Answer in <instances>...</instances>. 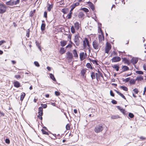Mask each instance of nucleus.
Here are the masks:
<instances>
[{"label":"nucleus","mask_w":146,"mask_h":146,"mask_svg":"<svg viewBox=\"0 0 146 146\" xmlns=\"http://www.w3.org/2000/svg\"><path fill=\"white\" fill-rule=\"evenodd\" d=\"M104 128V125L103 124H100L95 127L94 131L96 133H98L102 131Z\"/></svg>","instance_id":"nucleus-1"},{"label":"nucleus","mask_w":146,"mask_h":146,"mask_svg":"<svg viewBox=\"0 0 146 146\" xmlns=\"http://www.w3.org/2000/svg\"><path fill=\"white\" fill-rule=\"evenodd\" d=\"M20 0H17L15 1L13 0H11L6 2V4L8 5L13 6L19 4Z\"/></svg>","instance_id":"nucleus-2"},{"label":"nucleus","mask_w":146,"mask_h":146,"mask_svg":"<svg viewBox=\"0 0 146 146\" xmlns=\"http://www.w3.org/2000/svg\"><path fill=\"white\" fill-rule=\"evenodd\" d=\"M6 7L3 3H0V13H3L6 11Z\"/></svg>","instance_id":"nucleus-3"},{"label":"nucleus","mask_w":146,"mask_h":146,"mask_svg":"<svg viewBox=\"0 0 146 146\" xmlns=\"http://www.w3.org/2000/svg\"><path fill=\"white\" fill-rule=\"evenodd\" d=\"M79 36L78 34L75 36L74 39V41L76 45L77 46H78L80 44V40L79 38Z\"/></svg>","instance_id":"nucleus-4"},{"label":"nucleus","mask_w":146,"mask_h":146,"mask_svg":"<svg viewBox=\"0 0 146 146\" xmlns=\"http://www.w3.org/2000/svg\"><path fill=\"white\" fill-rule=\"evenodd\" d=\"M111 45L108 42L106 43V45L105 47V52L106 53H108L110 50L111 48Z\"/></svg>","instance_id":"nucleus-5"},{"label":"nucleus","mask_w":146,"mask_h":146,"mask_svg":"<svg viewBox=\"0 0 146 146\" xmlns=\"http://www.w3.org/2000/svg\"><path fill=\"white\" fill-rule=\"evenodd\" d=\"M92 45L93 48L95 49H98V51H99L100 49L99 47V44L96 40H94L92 42Z\"/></svg>","instance_id":"nucleus-6"},{"label":"nucleus","mask_w":146,"mask_h":146,"mask_svg":"<svg viewBox=\"0 0 146 146\" xmlns=\"http://www.w3.org/2000/svg\"><path fill=\"white\" fill-rule=\"evenodd\" d=\"M121 60L120 57L117 56H114L111 59L112 62H116L120 61Z\"/></svg>","instance_id":"nucleus-7"},{"label":"nucleus","mask_w":146,"mask_h":146,"mask_svg":"<svg viewBox=\"0 0 146 146\" xmlns=\"http://www.w3.org/2000/svg\"><path fill=\"white\" fill-rule=\"evenodd\" d=\"M67 56V58L68 60H72L73 58V56L72 54L70 52H68L66 53Z\"/></svg>","instance_id":"nucleus-8"},{"label":"nucleus","mask_w":146,"mask_h":146,"mask_svg":"<svg viewBox=\"0 0 146 146\" xmlns=\"http://www.w3.org/2000/svg\"><path fill=\"white\" fill-rule=\"evenodd\" d=\"M122 70L121 73L125 72L129 70V68L126 66H122Z\"/></svg>","instance_id":"nucleus-9"},{"label":"nucleus","mask_w":146,"mask_h":146,"mask_svg":"<svg viewBox=\"0 0 146 146\" xmlns=\"http://www.w3.org/2000/svg\"><path fill=\"white\" fill-rule=\"evenodd\" d=\"M138 61V59L137 58L133 57L131 60V62L133 64H136Z\"/></svg>","instance_id":"nucleus-10"},{"label":"nucleus","mask_w":146,"mask_h":146,"mask_svg":"<svg viewBox=\"0 0 146 146\" xmlns=\"http://www.w3.org/2000/svg\"><path fill=\"white\" fill-rule=\"evenodd\" d=\"M122 61L124 62V63L128 65H129L130 64V62L129 60L127 59L126 58H122Z\"/></svg>","instance_id":"nucleus-11"},{"label":"nucleus","mask_w":146,"mask_h":146,"mask_svg":"<svg viewBox=\"0 0 146 146\" xmlns=\"http://www.w3.org/2000/svg\"><path fill=\"white\" fill-rule=\"evenodd\" d=\"M73 10L72 9H71L70 11V12L68 14L67 17L68 18V19H70L72 17V11Z\"/></svg>","instance_id":"nucleus-12"},{"label":"nucleus","mask_w":146,"mask_h":146,"mask_svg":"<svg viewBox=\"0 0 146 146\" xmlns=\"http://www.w3.org/2000/svg\"><path fill=\"white\" fill-rule=\"evenodd\" d=\"M14 86L16 88H18L20 86V83L17 81H15L14 82Z\"/></svg>","instance_id":"nucleus-13"},{"label":"nucleus","mask_w":146,"mask_h":146,"mask_svg":"<svg viewBox=\"0 0 146 146\" xmlns=\"http://www.w3.org/2000/svg\"><path fill=\"white\" fill-rule=\"evenodd\" d=\"M61 11L64 14H66L69 11V9L68 8L63 9Z\"/></svg>","instance_id":"nucleus-14"},{"label":"nucleus","mask_w":146,"mask_h":146,"mask_svg":"<svg viewBox=\"0 0 146 146\" xmlns=\"http://www.w3.org/2000/svg\"><path fill=\"white\" fill-rule=\"evenodd\" d=\"M43 108L42 107H40L38 108V114H40L41 115H43Z\"/></svg>","instance_id":"nucleus-15"},{"label":"nucleus","mask_w":146,"mask_h":146,"mask_svg":"<svg viewBox=\"0 0 146 146\" xmlns=\"http://www.w3.org/2000/svg\"><path fill=\"white\" fill-rule=\"evenodd\" d=\"M76 30H78L80 28V25L79 23L78 22H76L74 24Z\"/></svg>","instance_id":"nucleus-16"},{"label":"nucleus","mask_w":146,"mask_h":146,"mask_svg":"<svg viewBox=\"0 0 146 146\" xmlns=\"http://www.w3.org/2000/svg\"><path fill=\"white\" fill-rule=\"evenodd\" d=\"M67 41L65 40L61 41L60 42L61 46L62 47L65 46L67 44Z\"/></svg>","instance_id":"nucleus-17"},{"label":"nucleus","mask_w":146,"mask_h":146,"mask_svg":"<svg viewBox=\"0 0 146 146\" xmlns=\"http://www.w3.org/2000/svg\"><path fill=\"white\" fill-rule=\"evenodd\" d=\"M79 3L78 2L76 3H75L73 4L72 5L70 6V7H72V9H74V8L77 6L79 5Z\"/></svg>","instance_id":"nucleus-18"},{"label":"nucleus","mask_w":146,"mask_h":146,"mask_svg":"<svg viewBox=\"0 0 146 146\" xmlns=\"http://www.w3.org/2000/svg\"><path fill=\"white\" fill-rule=\"evenodd\" d=\"M84 52H82L80 53V60L81 61H82L84 60L85 58H84Z\"/></svg>","instance_id":"nucleus-19"},{"label":"nucleus","mask_w":146,"mask_h":146,"mask_svg":"<svg viewBox=\"0 0 146 146\" xmlns=\"http://www.w3.org/2000/svg\"><path fill=\"white\" fill-rule=\"evenodd\" d=\"M112 67L113 68L115 69L117 71H118L119 70V65L115 64L113 66H112Z\"/></svg>","instance_id":"nucleus-20"},{"label":"nucleus","mask_w":146,"mask_h":146,"mask_svg":"<svg viewBox=\"0 0 146 146\" xmlns=\"http://www.w3.org/2000/svg\"><path fill=\"white\" fill-rule=\"evenodd\" d=\"M91 77L92 80L95 79L96 78V75L95 72H91Z\"/></svg>","instance_id":"nucleus-21"},{"label":"nucleus","mask_w":146,"mask_h":146,"mask_svg":"<svg viewBox=\"0 0 146 146\" xmlns=\"http://www.w3.org/2000/svg\"><path fill=\"white\" fill-rule=\"evenodd\" d=\"M46 24H42L41 26V29L42 31H43L45 29Z\"/></svg>","instance_id":"nucleus-22"},{"label":"nucleus","mask_w":146,"mask_h":146,"mask_svg":"<svg viewBox=\"0 0 146 146\" xmlns=\"http://www.w3.org/2000/svg\"><path fill=\"white\" fill-rule=\"evenodd\" d=\"M73 53L74 57L77 58L78 57V55L77 54V51L76 50L74 49L73 50Z\"/></svg>","instance_id":"nucleus-23"},{"label":"nucleus","mask_w":146,"mask_h":146,"mask_svg":"<svg viewBox=\"0 0 146 146\" xmlns=\"http://www.w3.org/2000/svg\"><path fill=\"white\" fill-rule=\"evenodd\" d=\"M86 69H82L81 71V73L82 75L83 76H84L86 72Z\"/></svg>","instance_id":"nucleus-24"},{"label":"nucleus","mask_w":146,"mask_h":146,"mask_svg":"<svg viewBox=\"0 0 146 146\" xmlns=\"http://www.w3.org/2000/svg\"><path fill=\"white\" fill-rule=\"evenodd\" d=\"M50 78L53 81H56V79H55L53 74L51 73L50 74Z\"/></svg>","instance_id":"nucleus-25"},{"label":"nucleus","mask_w":146,"mask_h":146,"mask_svg":"<svg viewBox=\"0 0 146 146\" xmlns=\"http://www.w3.org/2000/svg\"><path fill=\"white\" fill-rule=\"evenodd\" d=\"M119 88L125 91H127L128 90V88L124 86H120Z\"/></svg>","instance_id":"nucleus-26"},{"label":"nucleus","mask_w":146,"mask_h":146,"mask_svg":"<svg viewBox=\"0 0 146 146\" xmlns=\"http://www.w3.org/2000/svg\"><path fill=\"white\" fill-rule=\"evenodd\" d=\"M66 52V50L64 49V48L62 47L60 48V53L61 54H63Z\"/></svg>","instance_id":"nucleus-27"},{"label":"nucleus","mask_w":146,"mask_h":146,"mask_svg":"<svg viewBox=\"0 0 146 146\" xmlns=\"http://www.w3.org/2000/svg\"><path fill=\"white\" fill-rule=\"evenodd\" d=\"M143 78L142 76H140L139 77H137L136 79V80H137L138 81H141V80H143Z\"/></svg>","instance_id":"nucleus-28"},{"label":"nucleus","mask_w":146,"mask_h":146,"mask_svg":"<svg viewBox=\"0 0 146 146\" xmlns=\"http://www.w3.org/2000/svg\"><path fill=\"white\" fill-rule=\"evenodd\" d=\"M117 108L119 110H120L121 111V112L123 113V114L125 113V110L123 108H122L120 106H117Z\"/></svg>","instance_id":"nucleus-29"},{"label":"nucleus","mask_w":146,"mask_h":146,"mask_svg":"<svg viewBox=\"0 0 146 146\" xmlns=\"http://www.w3.org/2000/svg\"><path fill=\"white\" fill-rule=\"evenodd\" d=\"M84 15V14L83 13L80 12L78 15V17L80 18H82Z\"/></svg>","instance_id":"nucleus-30"},{"label":"nucleus","mask_w":146,"mask_h":146,"mask_svg":"<svg viewBox=\"0 0 146 146\" xmlns=\"http://www.w3.org/2000/svg\"><path fill=\"white\" fill-rule=\"evenodd\" d=\"M53 4H51V5L48 4V10L49 11H51V9L53 7Z\"/></svg>","instance_id":"nucleus-31"},{"label":"nucleus","mask_w":146,"mask_h":146,"mask_svg":"<svg viewBox=\"0 0 146 146\" xmlns=\"http://www.w3.org/2000/svg\"><path fill=\"white\" fill-rule=\"evenodd\" d=\"M122 81L123 82H125L126 83L128 82L130 80V78H127L125 79L122 78Z\"/></svg>","instance_id":"nucleus-32"},{"label":"nucleus","mask_w":146,"mask_h":146,"mask_svg":"<svg viewBox=\"0 0 146 146\" xmlns=\"http://www.w3.org/2000/svg\"><path fill=\"white\" fill-rule=\"evenodd\" d=\"M86 66L89 69H92L93 68L91 64L89 63H88L86 64Z\"/></svg>","instance_id":"nucleus-33"},{"label":"nucleus","mask_w":146,"mask_h":146,"mask_svg":"<svg viewBox=\"0 0 146 146\" xmlns=\"http://www.w3.org/2000/svg\"><path fill=\"white\" fill-rule=\"evenodd\" d=\"M136 80H134L133 79H131L129 81L130 84H134L135 83Z\"/></svg>","instance_id":"nucleus-34"},{"label":"nucleus","mask_w":146,"mask_h":146,"mask_svg":"<svg viewBox=\"0 0 146 146\" xmlns=\"http://www.w3.org/2000/svg\"><path fill=\"white\" fill-rule=\"evenodd\" d=\"M120 118V117H119V115H112L111 116V118L112 119H117V118Z\"/></svg>","instance_id":"nucleus-35"},{"label":"nucleus","mask_w":146,"mask_h":146,"mask_svg":"<svg viewBox=\"0 0 146 146\" xmlns=\"http://www.w3.org/2000/svg\"><path fill=\"white\" fill-rule=\"evenodd\" d=\"M25 96V93L23 92V94H22L21 96V97H20L21 100L22 101L23 100Z\"/></svg>","instance_id":"nucleus-36"},{"label":"nucleus","mask_w":146,"mask_h":146,"mask_svg":"<svg viewBox=\"0 0 146 146\" xmlns=\"http://www.w3.org/2000/svg\"><path fill=\"white\" fill-rule=\"evenodd\" d=\"M98 38H99V41L100 42L102 41V40H104V37L103 35V36H102H102L100 35H99Z\"/></svg>","instance_id":"nucleus-37"},{"label":"nucleus","mask_w":146,"mask_h":146,"mask_svg":"<svg viewBox=\"0 0 146 146\" xmlns=\"http://www.w3.org/2000/svg\"><path fill=\"white\" fill-rule=\"evenodd\" d=\"M70 30L71 32L72 33L74 34L75 33V30L73 26H71L70 28Z\"/></svg>","instance_id":"nucleus-38"},{"label":"nucleus","mask_w":146,"mask_h":146,"mask_svg":"<svg viewBox=\"0 0 146 146\" xmlns=\"http://www.w3.org/2000/svg\"><path fill=\"white\" fill-rule=\"evenodd\" d=\"M85 40H86L87 45L89 47H90V44L89 42L88 41V39L87 38H85Z\"/></svg>","instance_id":"nucleus-39"},{"label":"nucleus","mask_w":146,"mask_h":146,"mask_svg":"<svg viewBox=\"0 0 146 146\" xmlns=\"http://www.w3.org/2000/svg\"><path fill=\"white\" fill-rule=\"evenodd\" d=\"M81 9L86 13H87L89 11V10L88 9L86 8H82Z\"/></svg>","instance_id":"nucleus-40"},{"label":"nucleus","mask_w":146,"mask_h":146,"mask_svg":"<svg viewBox=\"0 0 146 146\" xmlns=\"http://www.w3.org/2000/svg\"><path fill=\"white\" fill-rule=\"evenodd\" d=\"M83 46L84 47V48H86L87 46L85 40L83 41Z\"/></svg>","instance_id":"nucleus-41"},{"label":"nucleus","mask_w":146,"mask_h":146,"mask_svg":"<svg viewBox=\"0 0 146 146\" xmlns=\"http://www.w3.org/2000/svg\"><path fill=\"white\" fill-rule=\"evenodd\" d=\"M30 30L29 29H28L27 30V33L26 36H27V38H29V32H30Z\"/></svg>","instance_id":"nucleus-42"},{"label":"nucleus","mask_w":146,"mask_h":146,"mask_svg":"<svg viewBox=\"0 0 146 146\" xmlns=\"http://www.w3.org/2000/svg\"><path fill=\"white\" fill-rule=\"evenodd\" d=\"M41 131H42L43 134H45V135H49V134L47 132L45 131L44 129H42Z\"/></svg>","instance_id":"nucleus-43"},{"label":"nucleus","mask_w":146,"mask_h":146,"mask_svg":"<svg viewBox=\"0 0 146 146\" xmlns=\"http://www.w3.org/2000/svg\"><path fill=\"white\" fill-rule=\"evenodd\" d=\"M128 116L130 117L131 118H133L134 116L133 114L131 113H129Z\"/></svg>","instance_id":"nucleus-44"},{"label":"nucleus","mask_w":146,"mask_h":146,"mask_svg":"<svg viewBox=\"0 0 146 146\" xmlns=\"http://www.w3.org/2000/svg\"><path fill=\"white\" fill-rule=\"evenodd\" d=\"M136 73L138 74H143V72L141 71H136L135 72Z\"/></svg>","instance_id":"nucleus-45"},{"label":"nucleus","mask_w":146,"mask_h":146,"mask_svg":"<svg viewBox=\"0 0 146 146\" xmlns=\"http://www.w3.org/2000/svg\"><path fill=\"white\" fill-rule=\"evenodd\" d=\"M40 105L42 107V108H46L47 107V105L46 104H41Z\"/></svg>","instance_id":"nucleus-46"},{"label":"nucleus","mask_w":146,"mask_h":146,"mask_svg":"<svg viewBox=\"0 0 146 146\" xmlns=\"http://www.w3.org/2000/svg\"><path fill=\"white\" fill-rule=\"evenodd\" d=\"M92 62L94 64H95L96 65H98V64L97 62V61L95 60H92Z\"/></svg>","instance_id":"nucleus-47"},{"label":"nucleus","mask_w":146,"mask_h":146,"mask_svg":"<svg viewBox=\"0 0 146 146\" xmlns=\"http://www.w3.org/2000/svg\"><path fill=\"white\" fill-rule=\"evenodd\" d=\"M34 64L35 65V66L37 67H39L40 66V65L38 63V62L37 61H35L34 62Z\"/></svg>","instance_id":"nucleus-48"},{"label":"nucleus","mask_w":146,"mask_h":146,"mask_svg":"<svg viewBox=\"0 0 146 146\" xmlns=\"http://www.w3.org/2000/svg\"><path fill=\"white\" fill-rule=\"evenodd\" d=\"M110 95L112 96V97H114V94L113 92V91L112 90H111L110 92Z\"/></svg>","instance_id":"nucleus-49"},{"label":"nucleus","mask_w":146,"mask_h":146,"mask_svg":"<svg viewBox=\"0 0 146 146\" xmlns=\"http://www.w3.org/2000/svg\"><path fill=\"white\" fill-rule=\"evenodd\" d=\"M5 142L6 143L8 144H9L10 143V140L9 139L7 138L5 140Z\"/></svg>","instance_id":"nucleus-50"},{"label":"nucleus","mask_w":146,"mask_h":146,"mask_svg":"<svg viewBox=\"0 0 146 146\" xmlns=\"http://www.w3.org/2000/svg\"><path fill=\"white\" fill-rule=\"evenodd\" d=\"M117 53L116 52H115V51H114L112 52L111 56L112 55L117 56Z\"/></svg>","instance_id":"nucleus-51"},{"label":"nucleus","mask_w":146,"mask_h":146,"mask_svg":"<svg viewBox=\"0 0 146 146\" xmlns=\"http://www.w3.org/2000/svg\"><path fill=\"white\" fill-rule=\"evenodd\" d=\"M133 91L136 94H137L138 92V90L137 88H135L133 89Z\"/></svg>","instance_id":"nucleus-52"},{"label":"nucleus","mask_w":146,"mask_h":146,"mask_svg":"<svg viewBox=\"0 0 146 146\" xmlns=\"http://www.w3.org/2000/svg\"><path fill=\"white\" fill-rule=\"evenodd\" d=\"M90 7L92 11H94V10L95 9V7L93 4L92 5H90Z\"/></svg>","instance_id":"nucleus-53"},{"label":"nucleus","mask_w":146,"mask_h":146,"mask_svg":"<svg viewBox=\"0 0 146 146\" xmlns=\"http://www.w3.org/2000/svg\"><path fill=\"white\" fill-rule=\"evenodd\" d=\"M42 115H41L40 114H38V115L37 116V117L41 120H42Z\"/></svg>","instance_id":"nucleus-54"},{"label":"nucleus","mask_w":146,"mask_h":146,"mask_svg":"<svg viewBox=\"0 0 146 146\" xmlns=\"http://www.w3.org/2000/svg\"><path fill=\"white\" fill-rule=\"evenodd\" d=\"M55 94L56 96H58L60 95V94L59 92L56 91L55 92Z\"/></svg>","instance_id":"nucleus-55"},{"label":"nucleus","mask_w":146,"mask_h":146,"mask_svg":"<svg viewBox=\"0 0 146 146\" xmlns=\"http://www.w3.org/2000/svg\"><path fill=\"white\" fill-rule=\"evenodd\" d=\"M111 102L113 104H116L117 103V102L114 100H113L111 101Z\"/></svg>","instance_id":"nucleus-56"},{"label":"nucleus","mask_w":146,"mask_h":146,"mask_svg":"<svg viewBox=\"0 0 146 146\" xmlns=\"http://www.w3.org/2000/svg\"><path fill=\"white\" fill-rule=\"evenodd\" d=\"M66 129L67 130H69L70 129V125L68 124H67L66 126Z\"/></svg>","instance_id":"nucleus-57"},{"label":"nucleus","mask_w":146,"mask_h":146,"mask_svg":"<svg viewBox=\"0 0 146 146\" xmlns=\"http://www.w3.org/2000/svg\"><path fill=\"white\" fill-rule=\"evenodd\" d=\"M44 17L46 18H47V12L44 11Z\"/></svg>","instance_id":"nucleus-58"},{"label":"nucleus","mask_w":146,"mask_h":146,"mask_svg":"<svg viewBox=\"0 0 146 146\" xmlns=\"http://www.w3.org/2000/svg\"><path fill=\"white\" fill-rule=\"evenodd\" d=\"M72 46L71 44H68L66 47V48H70Z\"/></svg>","instance_id":"nucleus-59"},{"label":"nucleus","mask_w":146,"mask_h":146,"mask_svg":"<svg viewBox=\"0 0 146 146\" xmlns=\"http://www.w3.org/2000/svg\"><path fill=\"white\" fill-rule=\"evenodd\" d=\"M15 77L17 79H19L21 78V76L19 75H15Z\"/></svg>","instance_id":"nucleus-60"},{"label":"nucleus","mask_w":146,"mask_h":146,"mask_svg":"<svg viewBox=\"0 0 146 146\" xmlns=\"http://www.w3.org/2000/svg\"><path fill=\"white\" fill-rule=\"evenodd\" d=\"M5 42V41L4 40H2L0 41V46L3 43Z\"/></svg>","instance_id":"nucleus-61"},{"label":"nucleus","mask_w":146,"mask_h":146,"mask_svg":"<svg viewBox=\"0 0 146 146\" xmlns=\"http://www.w3.org/2000/svg\"><path fill=\"white\" fill-rule=\"evenodd\" d=\"M95 75L96 78V79H97L98 78H99L100 77V75L99 74H98V73H96L95 74Z\"/></svg>","instance_id":"nucleus-62"},{"label":"nucleus","mask_w":146,"mask_h":146,"mask_svg":"<svg viewBox=\"0 0 146 146\" xmlns=\"http://www.w3.org/2000/svg\"><path fill=\"white\" fill-rule=\"evenodd\" d=\"M5 116V113L3 112H1V113L0 115V117H3Z\"/></svg>","instance_id":"nucleus-63"},{"label":"nucleus","mask_w":146,"mask_h":146,"mask_svg":"<svg viewBox=\"0 0 146 146\" xmlns=\"http://www.w3.org/2000/svg\"><path fill=\"white\" fill-rule=\"evenodd\" d=\"M143 68L144 70H145L146 71V64H144L143 65Z\"/></svg>","instance_id":"nucleus-64"}]
</instances>
